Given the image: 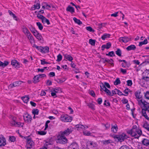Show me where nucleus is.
<instances>
[{
    "label": "nucleus",
    "mask_w": 149,
    "mask_h": 149,
    "mask_svg": "<svg viewBox=\"0 0 149 149\" xmlns=\"http://www.w3.org/2000/svg\"><path fill=\"white\" fill-rule=\"evenodd\" d=\"M130 91V90L128 88H127L124 90L123 92L125 94H124V95L127 96L128 94V92Z\"/></svg>",
    "instance_id": "680f3d73"
},
{
    "label": "nucleus",
    "mask_w": 149,
    "mask_h": 149,
    "mask_svg": "<svg viewBox=\"0 0 149 149\" xmlns=\"http://www.w3.org/2000/svg\"><path fill=\"white\" fill-rule=\"evenodd\" d=\"M136 48V46L133 45H131L128 46L126 48L127 51H129L131 50H134Z\"/></svg>",
    "instance_id": "b1692460"
},
{
    "label": "nucleus",
    "mask_w": 149,
    "mask_h": 149,
    "mask_svg": "<svg viewBox=\"0 0 149 149\" xmlns=\"http://www.w3.org/2000/svg\"><path fill=\"white\" fill-rule=\"evenodd\" d=\"M36 24L40 30H41L43 29V26L42 24L40 22H37L36 23Z\"/></svg>",
    "instance_id": "37998d69"
},
{
    "label": "nucleus",
    "mask_w": 149,
    "mask_h": 149,
    "mask_svg": "<svg viewBox=\"0 0 149 149\" xmlns=\"http://www.w3.org/2000/svg\"><path fill=\"white\" fill-rule=\"evenodd\" d=\"M41 52L44 53H47L49 52V48L47 46H45L44 47H42Z\"/></svg>",
    "instance_id": "412c9836"
},
{
    "label": "nucleus",
    "mask_w": 149,
    "mask_h": 149,
    "mask_svg": "<svg viewBox=\"0 0 149 149\" xmlns=\"http://www.w3.org/2000/svg\"><path fill=\"white\" fill-rule=\"evenodd\" d=\"M143 127L145 129L149 132V124L147 122H146L143 124Z\"/></svg>",
    "instance_id": "2f4dec72"
},
{
    "label": "nucleus",
    "mask_w": 149,
    "mask_h": 149,
    "mask_svg": "<svg viewBox=\"0 0 149 149\" xmlns=\"http://www.w3.org/2000/svg\"><path fill=\"white\" fill-rule=\"evenodd\" d=\"M106 55L111 57H112L113 56H115V54L113 51L110 52L108 54H106Z\"/></svg>",
    "instance_id": "8fccbe9b"
},
{
    "label": "nucleus",
    "mask_w": 149,
    "mask_h": 149,
    "mask_svg": "<svg viewBox=\"0 0 149 149\" xmlns=\"http://www.w3.org/2000/svg\"><path fill=\"white\" fill-rule=\"evenodd\" d=\"M37 133L38 134L41 135H44L46 134V132L44 131H38Z\"/></svg>",
    "instance_id": "5fc2aeb1"
},
{
    "label": "nucleus",
    "mask_w": 149,
    "mask_h": 149,
    "mask_svg": "<svg viewBox=\"0 0 149 149\" xmlns=\"http://www.w3.org/2000/svg\"><path fill=\"white\" fill-rule=\"evenodd\" d=\"M118 127L116 124H115L113 125L111 124V131L113 132L116 133L118 130Z\"/></svg>",
    "instance_id": "2eb2a0df"
},
{
    "label": "nucleus",
    "mask_w": 149,
    "mask_h": 149,
    "mask_svg": "<svg viewBox=\"0 0 149 149\" xmlns=\"http://www.w3.org/2000/svg\"><path fill=\"white\" fill-rule=\"evenodd\" d=\"M57 59L56 61L59 62L61 61L62 58V56L61 54H59L57 56Z\"/></svg>",
    "instance_id": "603ef678"
},
{
    "label": "nucleus",
    "mask_w": 149,
    "mask_h": 149,
    "mask_svg": "<svg viewBox=\"0 0 149 149\" xmlns=\"http://www.w3.org/2000/svg\"><path fill=\"white\" fill-rule=\"evenodd\" d=\"M119 149H130L129 147L123 145L121 146Z\"/></svg>",
    "instance_id": "338daca9"
},
{
    "label": "nucleus",
    "mask_w": 149,
    "mask_h": 149,
    "mask_svg": "<svg viewBox=\"0 0 149 149\" xmlns=\"http://www.w3.org/2000/svg\"><path fill=\"white\" fill-rule=\"evenodd\" d=\"M88 144L89 146H91V147L92 148L95 147L96 146V144L92 141H88Z\"/></svg>",
    "instance_id": "c756f323"
},
{
    "label": "nucleus",
    "mask_w": 149,
    "mask_h": 149,
    "mask_svg": "<svg viewBox=\"0 0 149 149\" xmlns=\"http://www.w3.org/2000/svg\"><path fill=\"white\" fill-rule=\"evenodd\" d=\"M24 119L26 123H30L32 120L31 116L28 113H25L23 115Z\"/></svg>",
    "instance_id": "6e6552de"
},
{
    "label": "nucleus",
    "mask_w": 149,
    "mask_h": 149,
    "mask_svg": "<svg viewBox=\"0 0 149 149\" xmlns=\"http://www.w3.org/2000/svg\"><path fill=\"white\" fill-rule=\"evenodd\" d=\"M146 111L147 110H146V109H142L141 111V115L142 116L144 117L146 119L149 121V118L146 113Z\"/></svg>",
    "instance_id": "dca6fc26"
},
{
    "label": "nucleus",
    "mask_w": 149,
    "mask_h": 149,
    "mask_svg": "<svg viewBox=\"0 0 149 149\" xmlns=\"http://www.w3.org/2000/svg\"><path fill=\"white\" fill-rule=\"evenodd\" d=\"M114 139H116L118 141L122 142L127 139V136L125 134L123 133L114 135L113 136Z\"/></svg>",
    "instance_id": "7ed1b4c3"
},
{
    "label": "nucleus",
    "mask_w": 149,
    "mask_h": 149,
    "mask_svg": "<svg viewBox=\"0 0 149 149\" xmlns=\"http://www.w3.org/2000/svg\"><path fill=\"white\" fill-rule=\"evenodd\" d=\"M11 64L15 68H18L20 67V63L16 60H12Z\"/></svg>",
    "instance_id": "9b49d317"
},
{
    "label": "nucleus",
    "mask_w": 149,
    "mask_h": 149,
    "mask_svg": "<svg viewBox=\"0 0 149 149\" xmlns=\"http://www.w3.org/2000/svg\"><path fill=\"white\" fill-rule=\"evenodd\" d=\"M33 47L36 48L38 50H39L40 52H41V50H42V47L39 46H37L36 44H34L33 45Z\"/></svg>",
    "instance_id": "49530a36"
},
{
    "label": "nucleus",
    "mask_w": 149,
    "mask_h": 149,
    "mask_svg": "<svg viewBox=\"0 0 149 149\" xmlns=\"http://www.w3.org/2000/svg\"><path fill=\"white\" fill-rule=\"evenodd\" d=\"M32 112L34 115H38V114L39 110L38 109H34L32 110Z\"/></svg>",
    "instance_id": "c03bdc74"
},
{
    "label": "nucleus",
    "mask_w": 149,
    "mask_h": 149,
    "mask_svg": "<svg viewBox=\"0 0 149 149\" xmlns=\"http://www.w3.org/2000/svg\"><path fill=\"white\" fill-rule=\"evenodd\" d=\"M116 94H118V95H124V94H123V93L121 92L119 90L117 89H116Z\"/></svg>",
    "instance_id": "0e129e2a"
},
{
    "label": "nucleus",
    "mask_w": 149,
    "mask_h": 149,
    "mask_svg": "<svg viewBox=\"0 0 149 149\" xmlns=\"http://www.w3.org/2000/svg\"><path fill=\"white\" fill-rule=\"evenodd\" d=\"M141 93V92L139 90L135 92V95L137 98L140 99L141 98V96L140 95Z\"/></svg>",
    "instance_id": "c85d7f7f"
},
{
    "label": "nucleus",
    "mask_w": 149,
    "mask_h": 149,
    "mask_svg": "<svg viewBox=\"0 0 149 149\" xmlns=\"http://www.w3.org/2000/svg\"><path fill=\"white\" fill-rule=\"evenodd\" d=\"M22 99L24 103H27L29 101V98L28 97L25 96L24 97H22Z\"/></svg>",
    "instance_id": "4c0bfd02"
},
{
    "label": "nucleus",
    "mask_w": 149,
    "mask_h": 149,
    "mask_svg": "<svg viewBox=\"0 0 149 149\" xmlns=\"http://www.w3.org/2000/svg\"><path fill=\"white\" fill-rule=\"evenodd\" d=\"M102 87L103 88L100 89V91H102V90H103L106 93L107 95L110 96V95H111V91L104 86H102Z\"/></svg>",
    "instance_id": "aec40b11"
},
{
    "label": "nucleus",
    "mask_w": 149,
    "mask_h": 149,
    "mask_svg": "<svg viewBox=\"0 0 149 149\" xmlns=\"http://www.w3.org/2000/svg\"><path fill=\"white\" fill-rule=\"evenodd\" d=\"M131 40V38L126 36L121 37L119 38V41L120 42L122 41L123 42L127 43L128 41Z\"/></svg>",
    "instance_id": "1a4fd4ad"
},
{
    "label": "nucleus",
    "mask_w": 149,
    "mask_h": 149,
    "mask_svg": "<svg viewBox=\"0 0 149 149\" xmlns=\"http://www.w3.org/2000/svg\"><path fill=\"white\" fill-rule=\"evenodd\" d=\"M105 46H106V49H109L111 46V44L110 42H107L106 45H105Z\"/></svg>",
    "instance_id": "13d9d810"
},
{
    "label": "nucleus",
    "mask_w": 149,
    "mask_h": 149,
    "mask_svg": "<svg viewBox=\"0 0 149 149\" xmlns=\"http://www.w3.org/2000/svg\"><path fill=\"white\" fill-rule=\"evenodd\" d=\"M26 36L31 42L34 40L33 37L30 33Z\"/></svg>",
    "instance_id": "7c9ffc66"
},
{
    "label": "nucleus",
    "mask_w": 149,
    "mask_h": 149,
    "mask_svg": "<svg viewBox=\"0 0 149 149\" xmlns=\"http://www.w3.org/2000/svg\"><path fill=\"white\" fill-rule=\"evenodd\" d=\"M145 98L148 100H149V91H147L145 93H144Z\"/></svg>",
    "instance_id": "864d4df0"
},
{
    "label": "nucleus",
    "mask_w": 149,
    "mask_h": 149,
    "mask_svg": "<svg viewBox=\"0 0 149 149\" xmlns=\"http://www.w3.org/2000/svg\"><path fill=\"white\" fill-rule=\"evenodd\" d=\"M45 59H43L40 60L41 64L42 65H43L45 64H50L49 62L45 61Z\"/></svg>",
    "instance_id": "6e6d98bb"
},
{
    "label": "nucleus",
    "mask_w": 149,
    "mask_h": 149,
    "mask_svg": "<svg viewBox=\"0 0 149 149\" xmlns=\"http://www.w3.org/2000/svg\"><path fill=\"white\" fill-rule=\"evenodd\" d=\"M9 64V62L6 61H4L3 63L0 61V66L3 68L6 67Z\"/></svg>",
    "instance_id": "a878e982"
},
{
    "label": "nucleus",
    "mask_w": 149,
    "mask_h": 149,
    "mask_svg": "<svg viewBox=\"0 0 149 149\" xmlns=\"http://www.w3.org/2000/svg\"><path fill=\"white\" fill-rule=\"evenodd\" d=\"M86 29L87 30L90 32H93L94 31L93 29L90 26L86 27Z\"/></svg>",
    "instance_id": "bf43d9fd"
},
{
    "label": "nucleus",
    "mask_w": 149,
    "mask_h": 149,
    "mask_svg": "<svg viewBox=\"0 0 149 149\" xmlns=\"http://www.w3.org/2000/svg\"><path fill=\"white\" fill-rule=\"evenodd\" d=\"M9 139L11 142H14L15 141L16 138L15 136H11L9 137Z\"/></svg>",
    "instance_id": "e2e57ef3"
},
{
    "label": "nucleus",
    "mask_w": 149,
    "mask_h": 149,
    "mask_svg": "<svg viewBox=\"0 0 149 149\" xmlns=\"http://www.w3.org/2000/svg\"><path fill=\"white\" fill-rule=\"evenodd\" d=\"M60 89V88H53L52 89V92H54V93H58V91H59Z\"/></svg>",
    "instance_id": "3c124183"
},
{
    "label": "nucleus",
    "mask_w": 149,
    "mask_h": 149,
    "mask_svg": "<svg viewBox=\"0 0 149 149\" xmlns=\"http://www.w3.org/2000/svg\"><path fill=\"white\" fill-rule=\"evenodd\" d=\"M83 133L84 135L86 136H89L91 135V133L89 131H83Z\"/></svg>",
    "instance_id": "052dcab7"
},
{
    "label": "nucleus",
    "mask_w": 149,
    "mask_h": 149,
    "mask_svg": "<svg viewBox=\"0 0 149 149\" xmlns=\"http://www.w3.org/2000/svg\"><path fill=\"white\" fill-rule=\"evenodd\" d=\"M22 82H23L21 81H16L13 82V84H10L9 85V87L10 88H12L14 87L19 86L21 84Z\"/></svg>",
    "instance_id": "9d476101"
},
{
    "label": "nucleus",
    "mask_w": 149,
    "mask_h": 149,
    "mask_svg": "<svg viewBox=\"0 0 149 149\" xmlns=\"http://www.w3.org/2000/svg\"><path fill=\"white\" fill-rule=\"evenodd\" d=\"M142 79L146 81H149V76H147L146 77L143 76L142 78Z\"/></svg>",
    "instance_id": "4d7b16f0"
},
{
    "label": "nucleus",
    "mask_w": 149,
    "mask_h": 149,
    "mask_svg": "<svg viewBox=\"0 0 149 149\" xmlns=\"http://www.w3.org/2000/svg\"><path fill=\"white\" fill-rule=\"evenodd\" d=\"M112 141L110 139H108L107 140H105L103 141V144L105 145L112 143Z\"/></svg>",
    "instance_id": "ea45409f"
},
{
    "label": "nucleus",
    "mask_w": 149,
    "mask_h": 149,
    "mask_svg": "<svg viewBox=\"0 0 149 149\" xmlns=\"http://www.w3.org/2000/svg\"><path fill=\"white\" fill-rule=\"evenodd\" d=\"M75 127L78 129H86L88 128V126L87 125H84L81 124L76 125Z\"/></svg>",
    "instance_id": "393cba45"
},
{
    "label": "nucleus",
    "mask_w": 149,
    "mask_h": 149,
    "mask_svg": "<svg viewBox=\"0 0 149 149\" xmlns=\"http://www.w3.org/2000/svg\"><path fill=\"white\" fill-rule=\"evenodd\" d=\"M73 131L72 128H67L64 131L60 132V135H63L64 136L68 135L71 134Z\"/></svg>",
    "instance_id": "423d86ee"
},
{
    "label": "nucleus",
    "mask_w": 149,
    "mask_h": 149,
    "mask_svg": "<svg viewBox=\"0 0 149 149\" xmlns=\"http://www.w3.org/2000/svg\"><path fill=\"white\" fill-rule=\"evenodd\" d=\"M39 78L38 75L35 76L33 78V82L34 84H36L39 81Z\"/></svg>",
    "instance_id": "cd10ccee"
},
{
    "label": "nucleus",
    "mask_w": 149,
    "mask_h": 149,
    "mask_svg": "<svg viewBox=\"0 0 149 149\" xmlns=\"http://www.w3.org/2000/svg\"><path fill=\"white\" fill-rule=\"evenodd\" d=\"M68 149H78V146L77 143H73L68 147Z\"/></svg>",
    "instance_id": "ddd939ff"
},
{
    "label": "nucleus",
    "mask_w": 149,
    "mask_h": 149,
    "mask_svg": "<svg viewBox=\"0 0 149 149\" xmlns=\"http://www.w3.org/2000/svg\"><path fill=\"white\" fill-rule=\"evenodd\" d=\"M61 120L65 122H70L72 120V118L67 115H62L61 116Z\"/></svg>",
    "instance_id": "0eeeda50"
},
{
    "label": "nucleus",
    "mask_w": 149,
    "mask_h": 149,
    "mask_svg": "<svg viewBox=\"0 0 149 149\" xmlns=\"http://www.w3.org/2000/svg\"><path fill=\"white\" fill-rule=\"evenodd\" d=\"M66 79L64 78H62L61 79H58L56 80L57 82L59 83H61L65 80Z\"/></svg>",
    "instance_id": "79ce46f5"
},
{
    "label": "nucleus",
    "mask_w": 149,
    "mask_h": 149,
    "mask_svg": "<svg viewBox=\"0 0 149 149\" xmlns=\"http://www.w3.org/2000/svg\"><path fill=\"white\" fill-rule=\"evenodd\" d=\"M120 83V81L119 78H117L114 82L115 85H118Z\"/></svg>",
    "instance_id": "de8ad7c7"
},
{
    "label": "nucleus",
    "mask_w": 149,
    "mask_h": 149,
    "mask_svg": "<svg viewBox=\"0 0 149 149\" xmlns=\"http://www.w3.org/2000/svg\"><path fill=\"white\" fill-rule=\"evenodd\" d=\"M34 35L39 41H43V38L42 36L38 31L36 32L35 34H34Z\"/></svg>",
    "instance_id": "f8f14e48"
},
{
    "label": "nucleus",
    "mask_w": 149,
    "mask_h": 149,
    "mask_svg": "<svg viewBox=\"0 0 149 149\" xmlns=\"http://www.w3.org/2000/svg\"><path fill=\"white\" fill-rule=\"evenodd\" d=\"M66 10L67 11L70 12L72 14H73L74 12V8L70 5L68 6L66 9Z\"/></svg>",
    "instance_id": "5701e85b"
},
{
    "label": "nucleus",
    "mask_w": 149,
    "mask_h": 149,
    "mask_svg": "<svg viewBox=\"0 0 149 149\" xmlns=\"http://www.w3.org/2000/svg\"><path fill=\"white\" fill-rule=\"evenodd\" d=\"M143 144L146 146L149 145V141L147 139H144L142 141Z\"/></svg>",
    "instance_id": "72a5a7b5"
},
{
    "label": "nucleus",
    "mask_w": 149,
    "mask_h": 149,
    "mask_svg": "<svg viewBox=\"0 0 149 149\" xmlns=\"http://www.w3.org/2000/svg\"><path fill=\"white\" fill-rule=\"evenodd\" d=\"M116 54L119 56H121V51L120 49H118L116 51Z\"/></svg>",
    "instance_id": "a18cd8bd"
},
{
    "label": "nucleus",
    "mask_w": 149,
    "mask_h": 149,
    "mask_svg": "<svg viewBox=\"0 0 149 149\" xmlns=\"http://www.w3.org/2000/svg\"><path fill=\"white\" fill-rule=\"evenodd\" d=\"M29 28L31 32L33 34V35L34 34H35L36 32L38 31L32 25H31L29 27Z\"/></svg>",
    "instance_id": "bb28decb"
},
{
    "label": "nucleus",
    "mask_w": 149,
    "mask_h": 149,
    "mask_svg": "<svg viewBox=\"0 0 149 149\" xmlns=\"http://www.w3.org/2000/svg\"><path fill=\"white\" fill-rule=\"evenodd\" d=\"M120 72L123 74H125L127 73V70L126 69H123L122 68L120 69Z\"/></svg>",
    "instance_id": "774afa93"
},
{
    "label": "nucleus",
    "mask_w": 149,
    "mask_h": 149,
    "mask_svg": "<svg viewBox=\"0 0 149 149\" xmlns=\"http://www.w3.org/2000/svg\"><path fill=\"white\" fill-rule=\"evenodd\" d=\"M110 36V34L105 33L102 36L101 38L102 40H104L106 38H109Z\"/></svg>",
    "instance_id": "473e14b6"
},
{
    "label": "nucleus",
    "mask_w": 149,
    "mask_h": 149,
    "mask_svg": "<svg viewBox=\"0 0 149 149\" xmlns=\"http://www.w3.org/2000/svg\"><path fill=\"white\" fill-rule=\"evenodd\" d=\"M16 118L15 117H12V120L10 122L11 125L16 127H22L23 124L20 122L16 121Z\"/></svg>",
    "instance_id": "20e7f679"
},
{
    "label": "nucleus",
    "mask_w": 149,
    "mask_h": 149,
    "mask_svg": "<svg viewBox=\"0 0 149 149\" xmlns=\"http://www.w3.org/2000/svg\"><path fill=\"white\" fill-rule=\"evenodd\" d=\"M104 86L105 87H107V88H110V86L109 84L107 82H104V83L101 82L100 83V86L101 89H103V88L102 86Z\"/></svg>",
    "instance_id": "a211bd4d"
},
{
    "label": "nucleus",
    "mask_w": 149,
    "mask_h": 149,
    "mask_svg": "<svg viewBox=\"0 0 149 149\" xmlns=\"http://www.w3.org/2000/svg\"><path fill=\"white\" fill-rule=\"evenodd\" d=\"M73 20L76 23L79 25H81L82 24V22L79 19H77L76 17H74L73 18Z\"/></svg>",
    "instance_id": "c9c22d12"
},
{
    "label": "nucleus",
    "mask_w": 149,
    "mask_h": 149,
    "mask_svg": "<svg viewBox=\"0 0 149 149\" xmlns=\"http://www.w3.org/2000/svg\"><path fill=\"white\" fill-rule=\"evenodd\" d=\"M64 58L66 59L68 61L72 62V61L73 60V57L70 54H64L63 55Z\"/></svg>",
    "instance_id": "6ab92c4d"
},
{
    "label": "nucleus",
    "mask_w": 149,
    "mask_h": 149,
    "mask_svg": "<svg viewBox=\"0 0 149 149\" xmlns=\"http://www.w3.org/2000/svg\"><path fill=\"white\" fill-rule=\"evenodd\" d=\"M138 103L139 105H140L141 104H142L143 105V107H144V109H145L146 107V104H148L149 103L145 101V100H143L142 101V100H138Z\"/></svg>",
    "instance_id": "4be33fe9"
},
{
    "label": "nucleus",
    "mask_w": 149,
    "mask_h": 149,
    "mask_svg": "<svg viewBox=\"0 0 149 149\" xmlns=\"http://www.w3.org/2000/svg\"><path fill=\"white\" fill-rule=\"evenodd\" d=\"M34 7L32 8L33 10H35L36 9H39L40 8V3H37L34 5Z\"/></svg>",
    "instance_id": "58836bf2"
},
{
    "label": "nucleus",
    "mask_w": 149,
    "mask_h": 149,
    "mask_svg": "<svg viewBox=\"0 0 149 149\" xmlns=\"http://www.w3.org/2000/svg\"><path fill=\"white\" fill-rule=\"evenodd\" d=\"M22 28V32L26 36L30 33L27 28L25 26L23 25Z\"/></svg>",
    "instance_id": "f3484780"
},
{
    "label": "nucleus",
    "mask_w": 149,
    "mask_h": 149,
    "mask_svg": "<svg viewBox=\"0 0 149 149\" xmlns=\"http://www.w3.org/2000/svg\"><path fill=\"white\" fill-rule=\"evenodd\" d=\"M87 106L89 108H91L92 110H95V106L92 103H88L87 104Z\"/></svg>",
    "instance_id": "a19ab883"
},
{
    "label": "nucleus",
    "mask_w": 149,
    "mask_h": 149,
    "mask_svg": "<svg viewBox=\"0 0 149 149\" xmlns=\"http://www.w3.org/2000/svg\"><path fill=\"white\" fill-rule=\"evenodd\" d=\"M127 132L132 136H134L135 138L137 139L139 138L142 134L141 130L137 128L136 125H134L132 129Z\"/></svg>",
    "instance_id": "f257e3e1"
},
{
    "label": "nucleus",
    "mask_w": 149,
    "mask_h": 149,
    "mask_svg": "<svg viewBox=\"0 0 149 149\" xmlns=\"http://www.w3.org/2000/svg\"><path fill=\"white\" fill-rule=\"evenodd\" d=\"M127 85L128 86H131L132 84V81L131 80H128L127 81Z\"/></svg>",
    "instance_id": "69168bd1"
},
{
    "label": "nucleus",
    "mask_w": 149,
    "mask_h": 149,
    "mask_svg": "<svg viewBox=\"0 0 149 149\" xmlns=\"http://www.w3.org/2000/svg\"><path fill=\"white\" fill-rule=\"evenodd\" d=\"M42 23L44 24L46 23L47 25H49L50 24L49 20L46 18L45 17L42 19Z\"/></svg>",
    "instance_id": "e433bc0d"
},
{
    "label": "nucleus",
    "mask_w": 149,
    "mask_h": 149,
    "mask_svg": "<svg viewBox=\"0 0 149 149\" xmlns=\"http://www.w3.org/2000/svg\"><path fill=\"white\" fill-rule=\"evenodd\" d=\"M95 40L92 39H90L89 40V43L92 45H94L95 44Z\"/></svg>",
    "instance_id": "09e8293b"
},
{
    "label": "nucleus",
    "mask_w": 149,
    "mask_h": 149,
    "mask_svg": "<svg viewBox=\"0 0 149 149\" xmlns=\"http://www.w3.org/2000/svg\"><path fill=\"white\" fill-rule=\"evenodd\" d=\"M26 147L27 149H34V143L31 138L26 139Z\"/></svg>",
    "instance_id": "f03ea898"
},
{
    "label": "nucleus",
    "mask_w": 149,
    "mask_h": 149,
    "mask_svg": "<svg viewBox=\"0 0 149 149\" xmlns=\"http://www.w3.org/2000/svg\"><path fill=\"white\" fill-rule=\"evenodd\" d=\"M6 141L4 136L0 137V146H5L6 144Z\"/></svg>",
    "instance_id": "4468645a"
},
{
    "label": "nucleus",
    "mask_w": 149,
    "mask_h": 149,
    "mask_svg": "<svg viewBox=\"0 0 149 149\" xmlns=\"http://www.w3.org/2000/svg\"><path fill=\"white\" fill-rule=\"evenodd\" d=\"M148 40L147 39H145L143 41L140 42H139V46L140 47L142 46L143 45H145L147 43Z\"/></svg>",
    "instance_id": "f704fd0d"
},
{
    "label": "nucleus",
    "mask_w": 149,
    "mask_h": 149,
    "mask_svg": "<svg viewBox=\"0 0 149 149\" xmlns=\"http://www.w3.org/2000/svg\"><path fill=\"white\" fill-rule=\"evenodd\" d=\"M67 141L68 140L66 137L63 135H60V133L59 136L56 140V142L57 143L65 144L67 143Z\"/></svg>",
    "instance_id": "39448f33"
}]
</instances>
